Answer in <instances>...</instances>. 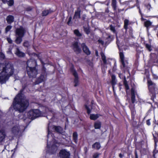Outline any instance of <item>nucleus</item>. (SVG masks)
<instances>
[{
	"mask_svg": "<svg viewBox=\"0 0 158 158\" xmlns=\"http://www.w3.org/2000/svg\"><path fill=\"white\" fill-rule=\"evenodd\" d=\"M13 72V67L10 63H0V83H5Z\"/></svg>",
	"mask_w": 158,
	"mask_h": 158,
	"instance_id": "1",
	"label": "nucleus"
},
{
	"mask_svg": "<svg viewBox=\"0 0 158 158\" xmlns=\"http://www.w3.org/2000/svg\"><path fill=\"white\" fill-rule=\"evenodd\" d=\"M29 104L28 101L21 94V91L15 98L13 103L14 109L19 112H23L25 110Z\"/></svg>",
	"mask_w": 158,
	"mask_h": 158,
	"instance_id": "2",
	"label": "nucleus"
},
{
	"mask_svg": "<svg viewBox=\"0 0 158 158\" xmlns=\"http://www.w3.org/2000/svg\"><path fill=\"white\" fill-rule=\"evenodd\" d=\"M51 129V127L48 126V139L47 140L46 151L48 152H50L52 154L56 151L57 147L59 146V144L57 143H54L53 135L50 131Z\"/></svg>",
	"mask_w": 158,
	"mask_h": 158,
	"instance_id": "3",
	"label": "nucleus"
},
{
	"mask_svg": "<svg viewBox=\"0 0 158 158\" xmlns=\"http://www.w3.org/2000/svg\"><path fill=\"white\" fill-rule=\"evenodd\" d=\"M35 62L32 60H30L27 62V67L28 74L30 77H35L37 74V70L35 67L32 68L31 65L35 64Z\"/></svg>",
	"mask_w": 158,
	"mask_h": 158,
	"instance_id": "4",
	"label": "nucleus"
},
{
	"mask_svg": "<svg viewBox=\"0 0 158 158\" xmlns=\"http://www.w3.org/2000/svg\"><path fill=\"white\" fill-rule=\"evenodd\" d=\"M25 32V29L22 27L16 29L15 31L16 39L15 40L16 43L19 44L22 42V38L24 36Z\"/></svg>",
	"mask_w": 158,
	"mask_h": 158,
	"instance_id": "5",
	"label": "nucleus"
},
{
	"mask_svg": "<svg viewBox=\"0 0 158 158\" xmlns=\"http://www.w3.org/2000/svg\"><path fill=\"white\" fill-rule=\"evenodd\" d=\"M27 114L28 117L32 119H34L39 116H44L38 109L31 110Z\"/></svg>",
	"mask_w": 158,
	"mask_h": 158,
	"instance_id": "6",
	"label": "nucleus"
},
{
	"mask_svg": "<svg viewBox=\"0 0 158 158\" xmlns=\"http://www.w3.org/2000/svg\"><path fill=\"white\" fill-rule=\"evenodd\" d=\"M119 56L122 65L123 66H121L122 69L125 68L126 69V67L127 64V62L126 60H125L124 59V55L123 52H120L119 53Z\"/></svg>",
	"mask_w": 158,
	"mask_h": 158,
	"instance_id": "7",
	"label": "nucleus"
},
{
	"mask_svg": "<svg viewBox=\"0 0 158 158\" xmlns=\"http://www.w3.org/2000/svg\"><path fill=\"white\" fill-rule=\"evenodd\" d=\"M60 158H69V152L65 150H62L60 152Z\"/></svg>",
	"mask_w": 158,
	"mask_h": 158,
	"instance_id": "8",
	"label": "nucleus"
},
{
	"mask_svg": "<svg viewBox=\"0 0 158 158\" xmlns=\"http://www.w3.org/2000/svg\"><path fill=\"white\" fill-rule=\"evenodd\" d=\"M148 83L149 90L150 92L152 91L155 88V84L150 80H148Z\"/></svg>",
	"mask_w": 158,
	"mask_h": 158,
	"instance_id": "9",
	"label": "nucleus"
},
{
	"mask_svg": "<svg viewBox=\"0 0 158 158\" xmlns=\"http://www.w3.org/2000/svg\"><path fill=\"white\" fill-rule=\"evenodd\" d=\"M22 128H23V127L22 126L19 127L18 126L16 125V126L12 128L11 130L12 132L14 134H16L17 133L19 132V131H22L23 130V128L22 129Z\"/></svg>",
	"mask_w": 158,
	"mask_h": 158,
	"instance_id": "10",
	"label": "nucleus"
},
{
	"mask_svg": "<svg viewBox=\"0 0 158 158\" xmlns=\"http://www.w3.org/2000/svg\"><path fill=\"white\" fill-rule=\"evenodd\" d=\"M73 47L74 51L77 53H80L81 51V50L78 46L77 42H74L73 44Z\"/></svg>",
	"mask_w": 158,
	"mask_h": 158,
	"instance_id": "11",
	"label": "nucleus"
},
{
	"mask_svg": "<svg viewBox=\"0 0 158 158\" xmlns=\"http://www.w3.org/2000/svg\"><path fill=\"white\" fill-rule=\"evenodd\" d=\"M81 46L82 47L84 52L87 55H89L90 54V52L88 47L84 44H81Z\"/></svg>",
	"mask_w": 158,
	"mask_h": 158,
	"instance_id": "12",
	"label": "nucleus"
},
{
	"mask_svg": "<svg viewBox=\"0 0 158 158\" xmlns=\"http://www.w3.org/2000/svg\"><path fill=\"white\" fill-rule=\"evenodd\" d=\"M52 129L53 130H55L56 132L62 134L64 132V130L60 127L53 126Z\"/></svg>",
	"mask_w": 158,
	"mask_h": 158,
	"instance_id": "13",
	"label": "nucleus"
},
{
	"mask_svg": "<svg viewBox=\"0 0 158 158\" xmlns=\"http://www.w3.org/2000/svg\"><path fill=\"white\" fill-rule=\"evenodd\" d=\"M73 74L75 77V79L74 81L75 83L74 86H76L78 85V84L77 74V72L76 71H74L73 72Z\"/></svg>",
	"mask_w": 158,
	"mask_h": 158,
	"instance_id": "14",
	"label": "nucleus"
},
{
	"mask_svg": "<svg viewBox=\"0 0 158 158\" xmlns=\"http://www.w3.org/2000/svg\"><path fill=\"white\" fill-rule=\"evenodd\" d=\"M131 101L132 103H133L135 101V91L133 88H132L131 90Z\"/></svg>",
	"mask_w": 158,
	"mask_h": 158,
	"instance_id": "15",
	"label": "nucleus"
},
{
	"mask_svg": "<svg viewBox=\"0 0 158 158\" xmlns=\"http://www.w3.org/2000/svg\"><path fill=\"white\" fill-rule=\"evenodd\" d=\"M100 115L98 114H91L90 115V119L95 120L98 118Z\"/></svg>",
	"mask_w": 158,
	"mask_h": 158,
	"instance_id": "16",
	"label": "nucleus"
},
{
	"mask_svg": "<svg viewBox=\"0 0 158 158\" xmlns=\"http://www.w3.org/2000/svg\"><path fill=\"white\" fill-rule=\"evenodd\" d=\"M6 20L9 23H10L14 21V17L12 15H9L6 18Z\"/></svg>",
	"mask_w": 158,
	"mask_h": 158,
	"instance_id": "17",
	"label": "nucleus"
},
{
	"mask_svg": "<svg viewBox=\"0 0 158 158\" xmlns=\"http://www.w3.org/2000/svg\"><path fill=\"white\" fill-rule=\"evenodd\" d=\"M15 53L17 56L19 57H23L25 55V54L20 52L18 48L17 49Z\"/></svg>",
	"mask_w": 158,
	"mask_h": 158,
	"instance_id": "18",
	"label": "nucleus"
},
{
	"mask_svg": "<svg viewBox=\"0 0 158 158\" xmlns=\"http://www.w3.org/2000/svg\"><path fill=\"white\" fill-rule=\"evenodd\" d=\"M101 123L99 121L95 122L94 124V127L95 129H99L101 127Z\"/></svg>",
	"mask_w": 158,
	"mask_h": 158,
	"instance_id": "19",
	"label": "nucleus"
},
{
	"mask_svg": "<svg viewBox=\"0 0 158 158\" xmlns=\"http://www.w3.org/2000/svg\"><path fill=\"white\" fill-rule=\"evenodd\" d=\"M77 136H78V135H77V133L76 132H75L73 133V140L74 142L76 143H77Z\"/></svg>",
	"mask_w": 158,
	"mask_h": 158,
	"instance_id": "20",
	"label": "nucleus"
},
{
	"mask_svg": "<svg viewBox=\"0 0 158 158\" xmlns=\"http://www.w3.org/2000/svg\"><path fill=\"white\" fill-rule=\"evenodd\" d=\"M112 81L111 83L113 85V87L114 88V86L115 85L116 83V81L115 80V76L114 75H112L111 77Z\"/></svg>",
	"mask_w": 158,
	"mask_h": 158,
	"instance_id": "21",
	"label": "nucleus"
},
{
	"mask_svg": "<svg viewBox=\"0 0 158 158\" xmlns=\"http://www.w3.org/2000/svg\"><path fill=\"white\" fill-rule=\"evenodd\" d=\"M100 145L99 143H96L92 146V148L97 149H99L100 148Z\"/></svg>",
	"mask_w": 158,
	"mask_h": 158,
	"instance_id": "22",
	"label": "nucleus"
},
{
	"mask_svg": "<svg viewBox=\"0 0 158 158\" xmlns=\"http://www.w3.org/2000/svg\"><path fill=\"white\" fill-rule=\"evenodd\" d=\"M129 22V20L127 19H125L124 20V28L126 30H127L128 28Z\"/></svg>",
	"mask_w": 158,
	"mask_h": 158,
	"instance_id": "23",
	"label": "nucleus"
},
{
	"mask_svg": "<svg viewBox=\"0 0 158 158\" xmlns=\"http://www.w3.org/2000/svg\"><path fill=\"white\" fill-rule=\"evenodd\" d=\"M5 133L4 132H0V142L2 141L5 137Z\"/></svg>",
	"mask_w": 158,
	"mask_h": 158,
	"instance_id": "24",
	"label": "nucleus"
},
{
	"mask_svg": "<svg viewBox=\"0 0 158 158\" xmlns=\"http://www.w3.org/2000/svg\"><path fill=\"white\" fill-rule=\"evenodd\" d=\"M152 24V22L149 21H147L144 22V25L147 28L151 26Z\"/></svg>",
	"mask_w": 158,
	"mask_h": 158,
	"instance_id": "25",
	"label": "nucleus"
},
{
	"mask_svg": "<svg viewBox=\"0 0 158 158\" xmlns=\"http://www.w3.org/2000/svg\"><path fill=\"white\" fill-rule=\"evenodd\" d=\"M80 12L77 11L75 12L74 17L76 18H80Z\"/></svg>",
	"mask_w": 158,
	"mask_h": 158,
	"instance_id": "26",
	"label": "nucleus"
},
{
	"mask_svg": "<svg viewBox=\"0 0 158 158\" xmlns=\"http://www.w3.org/2000/svg\"><path fill=\"white\" fill-rule=\"evenodd\" d=\"M101 56L103 63L105 64H106V57L105 55L103 53H101Z\"/></svg>",
	"mask_w": 158,
	"mask_h": 158,
	"instance_id": "27",
	"label": "nucleus"
},
{
	"mask_svg": "<svg viewBox=\"0 0 158 158\" xmlns=\"http://www.w3.org/2000/svg\"><path fill=\"white\" fill-rule=\"evenodd\" d=\"M50 13V11L48 10H44L42 13V15L43 16L47 15Z\"/></svg>",
	"mask_w": 158,
	"mask_h": 158,
	"instance_id": "28",
	"label": "nucleus"
},
{
	"mask_svg": "<svg viewBox=\"0 0 158 158\" xmlns=\"http://www.w3.org/2000/svg\"><path fill=\"white\" fill-rule=\"evenodd\" d=\"M44 109L45 110V111H44L43 113H50L51 114L52 113V110H50L49 109L46 107H44Z\"/></svg>",
	"mask_w": 158,
	"mask_h": 158,
	"instance_id": "29",
	"label": "nucleus"
},
{
	"mask_svg": "<svg viewBox=\"0 0 158 158\" xmlns=\"http://www.w3.org/2000/svg\"><path fill=\"white\" fill-rule=\"evenodd\" d=\"M74 33L77 36H81V34L80 33L79 31L77 30H75L74 31Z\"/></svg>",
	"mask_w": 158,
	"mask_h": 158,
	"instance_id": "30",
	"label": "nucleus"
},
{
	"mask_svg": "<svg viewBox=\"0 0 158 158\" xmlns=\"http://www.w3.org/2000/svg\"><path fill=\"white\" fill-rule=\"evenodd\" d=\"M145 46H146V48L149 51H151L152 50V47L150 44H145Z\"/></svg>",
	"mask_w": 158,
	"mask_h": 158,
	"instance_id": "31",
	"label": "nucleus"
},
{
	"mask_svg": "<svg viewBox=\"0 0 158 158\" xmlns=\"http://www.w3.org/2000/svg\"><path fill=\"white\" fill-rule=\"evenodd\" d=\"M112 5L114 10L116 8V0H112Z\"/></svg>",
	"mask_w": 158,
	"mask_h": 158,
	"instance_id": "32",
	"label": "nucleus"
},
{
	"mask_svg": "<svg viewBox=\"0 0 158 158\" xmlns=\"http://www.w3.org/2000/svg\"><path fill=\"white\" fill-rule=\"evenodd\" d=\"M14 3V2L13 0H9L7 2V4L9 6H11L13 5Z\"/></svg>",
	"mask_w": 158,
	"mask_h": 158,
	"instance_id": "33",
	"label": "nucleus"
},
{
	"mask_svg": "<svg viewBox=\"0 0 158 158\" xmlns=\"http://www.w3.org/2000/svg\"><path fill=\"white\" fill-rule=\"evenodd\" d=\"M12 27L10 25H8L7 26L5 29L6 32H7Z\"/></svg>",
	"mask_w": 158,
	"mask_h": 158,
	"instance_id": "34",
	"label": "nucleus"
},
{
	"mask_svg": "<svg viewBox=\"0 0 158 158\" xmlns=\"http://www.w3.org/2000/svg\"><path fill=\"white\" fill-rule=\"evenodd\" d=\"M110 29L113 32L115 33V30L114 27L112 25L110 26Z\"/></svg>",
	"mask_w": 158,
	"mask_h": 158,
	"instance_id": "35",
	"label": "nucleus"
},
{
	"mask_svg": "<svg viewBox=\"0 0 158 158\" xmlns=\"http://www.w3.org/2000/svg\"><path fill=\"white\" fill-rule=\"evenodd\" d=\"M99 154H98V153H95L94 154L93 156V158H99Z\"/></svg>",
	"mask_w": 158,
	"mask_h": 158,
	"instance_id": "36",
	"label": "nucleus"
},
{
	"mask_svg": "<svg viewBox=\"0 0 158 158\" xmlns=\"http://www.w3.org/2000/svg\"><path fill=\"white\" fill-rule=\"evenodd\" d=\"M154 129L155 132H158V124H157L156 125L154 126Z\"/></svg>",
	"mask_w": 158,
	"mask_h": 158,
	"instance_id": "37",
	"label": "nucleus"
},
{
	"mask_svg": "<svg viewBox=\"0 0 158 158\" xmlns=\"http://www.w3.org/2000/svg\"><path fill=\"white\" fill-rule=\"evenodd\" d=\"M85 108H86V109L87 110V113L88 114H89V113H90L91 112V109L90 108H89L87 106H85Z\"/></svg>",
	"mask_w": 158,
	"mask_h": 158,
	"instance_id": "38",
	"label": "nucleus"
},
{
	"mask_svg": "<svg viewBox=\"0 0 158 158\" xmlns=\"http://www.w3.org/2000/svg\"><path fill=\"white\" fill-rule=\"evenodd\" d=\"M155 151L154 152L153 156L155 158H158V152L155 153Z\"/></svg>",
	"mask_w": 158,
	"mask_h": 158,
	"instance_id": "39",
	"label": "nucleus"
},
{
	"mask_svg": "<svg viewBox=\"0 0 158 158\" xmlns=\"http://www.w3.org/2000/svg\"><path fill=\"white\" fill-rule=\"evenodd\" d=\"M6 40L8 42V43H9L11 44L12 43V41L10 38H6Z\"/></svg>",
	"mask_w": 158,
	"mask_h": 158,
	"instance_id": "40",
	"label": "nucleus"
},
{
	"mask_svg": "<svg viewBox=\"0 0 158 158\" xmlns=\"http://www.w3.org/2000/svg\"><path fill=\"white\" fill-rule=\"evenodd\" d=\"M23 45L24 46L27 47L29 45L28 42L27 41H26L24 42Z\"/></svg>",
	"mask_w": 158,
	"mask_h": 158,
	"instance_id": "41",
	"label": "nucleus"
},
{
	"mask_svg": "<svg viewBox=\"0 0 158 158\" xmlns=\"http://www.w3.org/2000/svg\"><path fill=\"white\" fill-rule=\"evenodd\" d=\"M124 85L126 88V89L127 90H128L129 89V88L128 85L127 84L126 82L125 81L124 82Z\"/></svg>",
	"mask_w": 158,
	"mask_h": 158,
	"instance_id": "42",
	"label": "nucleus"
},
{
	"mask_svg": "<svg viewBox=\"0 0 158 158\" xmlns=\"http://www.w3.org/2000/svg\"><path fill=\"white\" fill-rule=\"evenodd\" d=\"M119 77L121 79L124 78V80L125 81L126 78L125 77L123 76L122 74H119Z\"/></svg>",
	"mask_w": 158,
	"mask_h": 158,
	"instance_id": "43",
	"label": "nucleus"
},
{
	"mask_svg": "<svg viewBox=\"0 0 158 158\" xmlns=\"http://www.w3.org/2000/svg\"><path fill=\"white\" fill-rule=\"evenodd\" d=\"M4 57V55L2 53L0 52V58L3 59Z\"/></svg>",
	"mask_w": 158,
	"mask_h": 158,
	"instance_id": "44",
	"label": "nucleus"
},
{
	"mask_svg": "<svg viewBox=\"0 0 158 158\" xmlns=\"http://www.w3.org/2000/svg\"><path fill=\"white\" fill-rule=\"evenodd\" d=\"M98 42L99 43L101 44H104V42L101 40L99 39L98 40Z\"/></svg>",
	"mask_w": 158,
	"mask_h": 158,
	"instance_id": "45",
	"label": "nucleus"
},
{
	"mask_svg": "<svg viewBox=\"0 0 158 158\" xmlns=\"http://www.w3.org/2000/svg\"><path fill=\"white\" fill-rule=\"evenodd\" d=\"M147 124L148 125H150L151 124V123L149 120H148L147 121Z\"/></svg>",
	"mask_w": 158,
	"mask_h": 158,
	"instance_id": "46",
	"label": "nucleus"
},
{
	"mask_svg": "<svg viewBox=\"0 0 158 158\" xmlns=\"http://www.w3.org/2000/svg\"><path fill=\"white\" fill-rule=\"evenodd\" d=\"M147 8L149 10H150L151 8V6L149 5H148L147 6Z\"/></svg>",
	"mask_w": 158,
	"mask_h": 158,
	"instance_id": "47",
	"label": "nucleus"
},
{
	"mask_svg": "<svg viewBox=\"0 0 158 158\" xmlns=\"http://www.w3.org/2000/svg\"><path fill=\"white\" fill-rule=\"evenodd\" d=\"M71 17H70L69 19V22H68V24H69V22L70 21H71Z\"/></svg>",
	"mask_w": 158,
	"mask_h": 158,
	"instance_id": "48",
	"label": "nucleus"
},
{
	"mask_svg": "<svg viewBox=\"0 0 158 158\" xmlns=\"http://www.w3.org/2000/svg\"><path fill=\"white\" fill-rule=\"evenodd\" d=\"M123 156V155L121 154H120L119 155V156L120 158H122Z\"/></svg>",
	"mask_w": 158,
	"mask_h": 158,
	"instance_id": "49",
	"label": "nucleus"
},
{
	"mask_svg": "<svg viewBox=\"0 0 158 158\" xmlns=\"http://www.w3.org/2000/svg\"><path fill=\"white\" fill-rule=\"evenodd\" d=\"M84 150H85V152H87L88 150V149H87V148L86 147H85L84 148Z\"/></svg>",
	"mask_w": 158,
	"mask_h": 158,
	"instance_id": "50",
	"label": "nucleus"
},
{
	"mask_svg": "<svg viewBox=\"0 0 158 158\" xmlns=\"http://www.w3.org/2000/svg\"><path fill=\"white\" fill-rule=\"evenodd\" d=\"M7 0H2L4 3H6L7 2Z\"/></svg>",
	"mask_w": 158,
	"mask_h": 158,
	"instance_id": "51",
	"label": "nucleus"
},
{
	"mask_svg": "<svg viewBox=\"0 0 158 158\" xmlns=\"http://www.w3.org/2000/svg\"><path fill=\"white\" fill-rule=\"evenodd\" d=\"M96 55H97V56H98V52H97H97H96Z\"/></svg>",
	"mask_w": 158,
	"mask_h": 158,
	"instance_id": "52",
	"label": "nucleus"
},
{
	"mask_svg": "<svg viewBox=\"0 0 158 158\" xmlns=\"http://www.w3.org/2000/svg\"><path fill=\"white\" fill-rule=\"evenodd\" d=\"M43 81V79L41 80L40 82H41V81Z\"/></svg>",
	"mask_w": 158,
	"mask_h": 158,
	"instance_id": "53",
	"label": "nucleus"
},
{
	"mask_svg": "<svg viewBox=\"0 0 158 158\" xmlns=\"http://www.w3.org/2000/svg\"><path fill=\"white\" fill-rule=\"evenodd\" d=\"M139 12L140 13V9H139Z\"/></svg>",
	"mask_w": 158,
	"mask_h": 158,
	"instance_id": "54",
	"label": "nucleus"
}]
</instances>
